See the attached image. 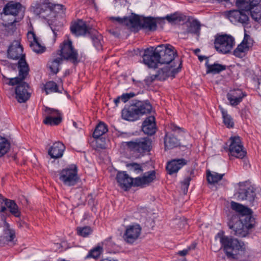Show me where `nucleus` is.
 Here are the masks:
<instances>
[{
  "mask_svg": "<svg viewBox=\"0 0 261 261\" xmlns=\"http://www.w3.org/2000/svg\"><path fill=\"white\" fill-rule=\"evenodd\" d=\"M6 207L10 210L11 213L15 217H19L20 216V212L14 201L4 198L0 194V212H5L6 210Z\"/></svg>",
  "mask_w": 261,
  "mask_h": 261,
  "instance_id": "nucleus-17",
  "label": "nucleus"
},
{
  "mask_svg": "<svg viewBox=\"0 0 261 261\" xmlns=\"http://www.w3.org/2000/svg\"><path fill=\"white\" fill-rule=\"evenodd\" d=\"M4 238L7 242L10 243V245H14L15 244L14 241L15 238V231L10 228L8 223L6 224V228L4 230Z\"/></svg>",
  "mask_w": 261,
  "mask_h": 261,
  "instance_id": "nucleus-35",
  "label": "nucleus"
},
{
  "mask_svg": "<svg viewBox=\"0 0 261 261\" xmlns=\"http://www.w3.org/2000/svg\"><path fill=\"white\" fill-rule=\"evenodd\" d=\"M172 129L174 130V131H176V130H180L181 128L177 126H173V127H172Z\"/></svg>",
  "mask_w": 261,
  "mask_h": 261,
  "instance_id": "nucleus-56",
  "label": "nucleus"
},
{
  "mask_svg": "<svg viewBox=\"0 0 261 261\" xmlns=\"http://www.w3.org/2000/svg\"><path fill=\"white\" fill-rule=\"evenodd\" d=\"M204 58V57L200 56V57H199V60L202 61Z\"/></svg>",
  "mask_w": 261,
  "mask_h": 261,
  "instance_id": "nucleus-59",
  "label": "nucleus"
},
{
  "mask_svg": "<svg viewBox=\"0 0 261 261\" xmlns=\"http://www.w3.org/2000/svg\"><path fill=\"white\" fill-rule=\"evenodd\" d=\"M94 35L91 36L93 46L97 50H101L102 49V45L103 43L102 36L101 35L96 31Z\"/></svg>",
  "mask_w": 261,
  "mask_h": 261,
  "instance_id": "nucleus-36",
  "label": "nucleus"
},
{
  "mask_svg": "<svg viewBox=\"0 0 261 261\" xmlns=\"http://www.w3.org/2000/svg\"><path fill=\"white\" fill-rule=\"evenodd\" d=\"M139 116L135 106L132 108L124 109L122 111V117L125 120L134 121L137 120Z\"/></svg>",
  "mask_w": 261,
  "mask_h": 261,
  "instance_id": "nucleus-30",
  "label": "nucleus"
},
{
  "mask_svg": "<svg viewBox=\"0 0 261 261\" xmlns=\"http://www.w3.org/2000/svg\"><path fill=\"white\" fill-rule=\"evenodd\" d=\"M66 61H69L74 65L80 62L77 50L74 48L69 39H66Z\"/></svg>",
  "mask_w": 261,
  "mask_h": 261,
  "instance_id": "nucleus-24",
  "label": "nucleus"
},
{
  "mask_svg": "<svg viewBox=\"0 0 261 261\" xmlns=\"http://www.w3.org/2000/svg\"><path fill=\"white\" fill-rule=\"evenodd\" d=\"M225 15L232 23H240L245 27L248 24L249 17L242 11L230 10L226 12Z\"/></svg>",
  "mask_w": 261,
  "mask_h": 261,
  "instance_id": "nucleus-14",
  "label": "nucleus"
},
{
  "mask_svg": "<svg viewBox=\"0 0 261 261\" xmlns=\"http://www.w3.org/2000/svg\"><path fill=\"white\" fill-rule=\"evenodd\" d=\"M224 174H219L217 172L208 171L207 172V180L210 184H215L221 180Z\"/></svg>",
  "mask_w": 261,
  "mask_h": 261,
  "instance_id": "nucleus-39",
  "label": "nucleus"
},
{
  "mask_svg": "<svg viewBox=\"0 0 261 261\" xmlns=\"http://www.w3.org/2000/svg\"><path fill=\"white\" fill-rule=\"evenodd\" d=\"M71 33L76 36H85L92 32V29L90 28L85 21L79 20L72 24L70 27Z\"/></svg>",
  "mask_w": 261,
  "mask_h": 261,
  "instance_id": "nucleus-16",
  "label": "nucleus"
},
{
  "mask_svg": "<svg viewBox=\"0 0 261 261\" xmlns=\"http://www.w3.org/2000/svg\"><path fill=\"white\" fill-rule=\"evenodd\" d=\"M191 247H188L182 250L179 251L177 254L180 256H184L188 254L190 250H191Z\"/></svg>",
  "mask_w": 261,
  "mask_h": 261,
  "instance_id": "nucleus-50",
  "label": "nucleus"
},
{
  "mask_svg": "<svg viewBox=\"0 0 261 261\" xmlns=\"http://www.w3.org/2000/svg\"><path fill=\"white\" fill-rule=\"evenodd\" d=\"M126 167L129 171L134 172L136 174H139L143 170L142 166L136 163L127 164Z\"/></svg>",
  "mask_w": 261,
  "mask_h": 261,
  "instance_id": "nucleus-44",
  "label": "nucleus"
},
{
  "mask_svg": "<svg viewBox=\"0 0 261 261\" xmlns=\"http://www.w3.org/2000/svg\"><path fill=\"white\" fill-rule=\"evenodd\" d=\"M80 180L76 165L71 164L66 167V186L75 185Z\"/></svg>",
  "mask_w": 261,
  "mask_h": 261,
  "instance_id": "nucleus-21",
  "label": "nucleus"
},
{
  "mask_svg": "<svg viewBox=\"0 0 261 261\" xmlns=\"http://www.w3.org/2000/svg\"><path fill=\"white\" fill-rule=\"evenodd\" d=\"M177 55L174 47L170 44H162L155 49L150 47L144 50L143 62L149 68H155L158 64L166 66L159 69L157 74L151 76V80L164 81L168 77H174L181 68L180 59H175Z\"/></svg>",
  "mask_w": 261,
  "mask_h": 261,
  "instance_id": "nucleus-1",
  "label": "nucleus"
},
{
  "mask_svg": "<svg viewBox=\"0 0 261 261\" xmlns=\"http://www.w3.org/2000/svg\"><path fill=\"white\" fill-rule=\"evenodd\" d=\"M216 240H219L221 248L228 258H238L240 254L245 251L244 243L232 237L224 235L223 231H220L215 236Z\"/></svg>",
  "mask_w": 261,
  "mask_h": 261,
  "instance_id": "nucleus-3",
  "label": "nucleus"
},
{
  "mask_svg": "<svg viewBox=\"0 0 261 261\" xmlns=\"http://www.w3.org/2000/svg\"><path fill=\"white\" fill-rule=\"evenodd\" d=\"M165 150L171 149L179 145L177 139L171 134L166 133L164 138Z\"/></svg>",
  "mask_w": 261,
  "mask_h": 261,
  "instance_id": "nucleus-33",
  "label": "nucleus"
},
{
  "mask_svg": "<svg viewBox=\"0 0 261 261\" xmlns=\"http://www.w3.org/2000/svg\"><path fill=\"white\" fill-rule=\"evenodd\" d=\"M29 70L27 62L21 59L19 63L18 76L9 80V84L10 85H17L15 88L16 98L20 103L27 101L31 95L30 93L28 91V84L23 82L29 74Z\"/></svg>",
  "mask_w": 261,
  "mask_h": 261,
  "instance_id": "nucleus-2",
  "label": "nucleus"
},
{
  "mask_svg": "<svg viewBox=\"0 0 261 261\" xmlns=\"http://www.w3.org/2000/svg\"><path fill=\"white\" fill-rule=\"evenodd\" d=\"M234 38L230 35L224 34L215 38L214 46L216 50L221 54L229 53L234 45Z\"/></svg>",
  "mask_w": 261,
  "mask_h": 261,
  "instance_id": "nucleus-8",
  "label": "nucleus"
},
{
  "mask_svg": "<svg viewBox=\"0 0 261 261\" xmlns=\"http://www.w3.org/2000/svg\"><path fill=\"white\" fill-rule=\"evenodd\" d=\"M247 94L240 89L230 90L227 94V98L230 106L235 107L239 105Z\"/></svg>",
  "mask_w": 261,
  "mask_h": 261,
  "instance_id": "nucleus-19",
  "label": "nucleus"
},
{
  "mask_svg": "<svg viewBox=\"0 0 261 261\" xmlns=\"http://www.w3.org/2000/svg\"><path fill=\"white\" fill-rule=\"evenodd\" d=\"M205 59H206L205 62L206 73L218 74L226 69V66L225 65L218 63L210 64L208 63V60L206 58Z\"/></svg>",
  "mask_w": 261,
  "mask_h": 261,
  "instance_id": "nucleus-32",
  "label": "nucleus"
},
{
  "mask_svg": "<svg viewBox=\"0 0 261 261\" xmlns=\"http://www.w3.org/2000/svg\"><path fill=\"white\" fill-rule=\"evenodd\" d=\"M23 48L20 42L18 41H13L9 46L8 49V57L13 60L19 59L17 64H14L12 66L13 69H15L16 67L18 69L19 63L21 59L26 62L25 59V54L23 53Z\"/></svg>",
  "mask_w": 261,
  "mask_h": 261,
  "instance_id": "nucleus-11",
  "label": "nucleus"
},
{
  "mask_svg": "<svg viewBox=\"0 0 261 261\" xmlns=\"http://www.w3.org/2000/svg\"><path fill=\"white\" fill-rule=\"evenodd\" d=\"M44 90L46 94L51 92H58V86L57 84L53 81H49L44 85Z\"/></svg>",
  "mask_w": 261,
  "mask_h": 261,
  "instance_id": "nucleus-43",
  "label": "nucleus"
},
{
  "mask_svg": "<svg viewBox=\"0 0 261 261\" xmlns=\"http://www.w3.org/2000/svg\"><path fill=\"white\" fill-rule=\"evenodd\" d=\"M66 96L67 97H68V98H69V97H70V96H69V95H68L67 93H66Z\"/></svg>",
  "mask_w": 261,
  "mask_h": 261,
  "instance_id": "nucleus-61",
  "label": "nucleus"
},
{
  "mask_svg": "<svg viewBox=\"0 0 261 261\" xmlns=\"http://www.w3.org/2000/svg\"><path fill=\"white\" fill-rule=\"evenodd\" d=\"M219 109L222 114L223 122L224 125L227 128H233L234 126V121L232 117L228 114L227 111L222 107L219 106Z\"/></svg>",
  "mask_w": 261,
  "mask_h": 261,
  "instance_id": "nucleus-34",
  "label": "nucleus"
},
{
  "mask_svg": "<svg viewBox=\"0 0 261 261\" xmlns=\"http://www.w3.org/2000/svg\"><path fill=\"white\" fill-rule=\"evenodd\" d=\"M10 144L5 138H0V156L4 155L9 150Z\"/></svg>",
  "mask_w": 261,
  "mask_h": 261,
  "instance_id": "nucleus-42",
  "label": "nucleus"
},
{
  "mask_svg": "<svg viewBox=\"0 0 261 261\" xmlns=\"http://www.w3.org/2000/svg\"><path fill=\"white\" fill-rule=\"evenodd\" d=\"M228 151L229 156L243 159L246 155V152L239 136H231L228 141Z\"/></svg>",
  "mask_w": 261,
  "mask_h": 261,
  "instance_id": "nucleus-10",
  "label": "nucleus"
},
{
  "mask_svg": "<svg viewBox=\"0 0 261 261\" xmlns=\"http://www.w3.org/2000/svg\"><path fill=\"white\" fill-rule=\"evenodd\" d=\"M229 228L232 230L234 234L239 237H245L248 232V226L244 224L238 216H232L231 219L228 222Z\"/></svg>",
  "mask_w": 261,
  "mask_h": 261,
  "instance_id": "nucleus-13",
  "label": "nucleus"
},
{
  "mask_svg": "<svg viewBox=\"0 0 261 261\" xmlns=\"http://www.w3.org/2000/svg\"><path fill=\"white\" fill-rule=\"evenodd\" d=\"M260 2V0H237L236 5L242 11H249L252 19L259 22L261 19Z\"/></svg>",
  "mask_w": 261,
  "mask_h": 261,
  "instance_id": "nucleus-5",
  "label": "nucleus"
},
{
  "mask_svg": "<svg viewBox=\"0 0 261 261\" xmlns=\"http://www.w3.org/2000/svg\"><path fill=\"white\" fill-rule=\"evenodd\" d=\"M166 18L169 22L175 23L176 22L180 21L182 19V16L180 13H175L174 14L166 16Z\"/></svg>",
  "mask_w": 261,
  "mask_h": 261,
  "instance_id": "nucleus-46",
  "label": "nucleus"
},
{
  "mask_svg": "<svg viewBox=\"0 0 261 261\" xmlns=\"http://www.w3.org/2000/svg\"><path fill=\"white\" fill-rule=\"evenodd\" d=\"M187 164V161L184 159L172 160L168 162L166 166L167 172L171 175L177 173L184 165Z\"/></svg>",
  "mask_w": 261,
  "mask_h": 261,
  "instance_id": "nucleus-25",
  "label": "nucleus"
},
{
  "mask_svg": "<svg viewBox=\"0 0 261 261\" xmlns=\"http://www.w3.org/2000/svg\"><path fill=\"white\" fill-rule=\"evenodd\" d=\"M100 261H118L117 260L114 259L112 258H105L100 260Z\"/></svg>",
  "mask_w": 261,
  "mask_h": 261,
  "instance_id": "nucleus-54",
  "label": "nucleus"
},
{
  "mask_svg": "<svg viewBox=\"0 0 261 261\" xmlns=\"http://www.w3.org/2000/svg\"><path fill=\"white\" fill-rule=\"evenodd\" d=\"M111 19L118 22L120 24L130 28H134L139 25L140 23V18L138 15H136L124 16L122 18L119 17H111Z\"/></svg>",
  "mask_w": 261,
  "mask_h": 261,
  "instance_id": "nucleus-22",
  "label": "nucleus"
},
{
  "mask_svg": "<svg viewBox=\"0 0 261 261\" xmlns=\"http://www.w3.org/2000/svg\"><path fill=\"white\" fill-rule=\"evenodd\" d=\"M120 101H121V97L120 96H118L116 98L114 99V102L116 107L118 106L119 103H120Z\"/></svg>",
  "mask_w": 261,
  "mask_h": 261,
  "instance_id": "nucleus-52",
  "label": "nucleus"
},
{
  "mask_svg": "<svg viewBox=\"0 0 261 261\" xmlns=\"http://www.w3.org/2000/svg\"><path fill=\"white\" fill-rule=\"evenodd\" d=\"M108 129L106 124L103 122H100L96 126L93 134V137L98 139L108 132Z\"/></svg>",
  "mask_w": 261,
  "mask_h": 261,
  "instance_id": "nucleus-38",
  "label": "nucleus"
},
{
  "mask_svg": "<svg viewBox=\"0 0 261 261\" xmlns=\"http://www.w3.org/2000/svg\"><path fill=\"white\" fill-rule=\"evenodd\" d=\"M58 261H65V259H59Z\"/></svg>",
  "mask_w": 261,
  "mask_h": 261,
  "instance_id": "nucleus-60",
  "label": "nucleus"
},
{
  "mask_svg": "<svg viewBox=\"0 0 261 261\" xmlns=\"http://www.w3.org/2000/svg\"><path fill=\"white\" fill-rule=\"evenodd\" d=\"M231 208L236 212L240 213L242 215H245L248 214L249 209L239 203L231 201L230 203Z\"/></svg>",
  "mask_w": 261,
  "mask_h": 261,
  "instance_id": "nucleus-40",
  "label": "nucleus"
},
{
  "mask_svg": "<svg viewBox=\"0 0 261 261\" xmlns=\"http://www.w3.org/2000/svg\"><path fill=\"white\" fill-rule=\"evenodd\" d=\"M181 261H186L185 259H183Z\"/></svg>",
  "mask_w": 261,
  "mask_h": 261,
  "instance_id": "nucleus-63",
  "label": "nucleus"
},
{
  "mask_svg": "<svg viewBox=\"0 0 261 261\" xmlns=\"http://www.w3.org/2000/svg\"><path fill=\"white\" fill-rule=\"evenodd\" d=\"M142 27L150 31H154L156 29V20L152 17H146L143 19Z\"/></svg>",
  "mask_w": 261,
  "mask_h": 261,
  "instance_id": "nucleus-37",
  "label": "nucleus"
},
{
  "mask_svg": "<svg viewBox=\"0 0 261 261\" xmlns=\"http://www.w3.org/2000/svg\"><path fill=\"white\" fill-rule=\"evenodd\" d=\"M102 248L103 247L99 245L93 248L89 251L85 258H92L94 259L98 258L100 256L101 253L102 252Z\"/></svg>",
  "mask_w": 261,
  "mask_h": 261,
  "instance_id": "nucleus-41",
  "label": "nucleus"
},
{
  "mask_svg": "<svg viewBox=\"0 0 261 261\" xmlns=\"http://www.w3.org/2000/svg\"><path fill=\"white\" fill-rule=\"evenodd\" d=\"M142 228L138 224L127 225L123 235V239L127 244H132L140 237Z\"/></svg>",
  "mask_w": 261,
  "mask_h": 261,
  "instance_id": "nucleus-12",
  "label": "nucleus"
},
{
  "mask_svg": "<svg viewBox=\"0 0 261 261\" xmlns=\"http://www.w3.org/2000/svg\"><path fill=\"white\" fill-rule=\"evenodd\" d=\"M48 7L51 11H53L56 9V8H57L58 9L61 10L62 9L63 6L59 4H51V5H50V4H49Z\"/></svg>",
  "mask_w": 261,
  "mask_h": 261,
  "instance_id": "nucleus-49",
  "label": "nucleus"
},
{
  "mask_svg": "<svg viewBox=\"0 0 261 261\" xmlns=\"http://www.w3.org/2000/svg\"><path fill=\"white\" fill-rule=\"evenodd\" d=\"M156 129L154 117L153 116L147 117L143 122L142 131L146 134L152 135L155 133Z\"/></svg>",
  "mask_w": 261,
  "mask_h": 261,
  "instance_id": "nucleus-27",
  "label": "nucleus"
},
{
  "mask_svg": "<svg viewBox=\"0 0 261 261\" xmlns=\"http://www.w3.org/2000/svg\"><path fill=\"white\" fill-rule=\"evenodd\" d=\"M187 32L188 33L195 34L198 37L200 35L201 24L197 19L189 20L187 24Z\"/></svg>",
  "mask_w": 261,
  "mask_h": 261,
  "instance_id": "nucleus-31",
  "label": "nucleus"
},
{
  "mask_svg": "<svg viewBox=\"0 0 261 261\" xmlns=\"http://www.w3.org/2000/svg\"><path fill=\"white\" fill-rule=\"evenodd\" d=\"M111 243V240L110 239H108V240H105L103 243H102V245L103 246V245H108L109 243Z\"/></svg>",
  "mask_w": 261,
  "mask_h": 261,
  "instance_id": "nucleus-55",
  "label": "nucleus"
},
{
  "mask_svg": "<svg viewBox=\"0 0 261 261\" xmlns=\"http://www.w3.org/2000/svg\"><path fill=\"white\" fill-rule=\"evenodd\" d=\"M116 180L119 186L125 191L134 186V179L130 177L125 171L118 172L116 176Z\"/></svg>",
  "mask_w": 261,
  "mask_h": 261,
  "instance_id": "nucleus-20",
  "label": "nucleus"
},
{
  "mask_svg": "<svg viewBox=\"0 0 261 261\" xmlns=\"http://www.w3.org/2000/svg\"><path fill=\"white\" fill-rule=\"evenodd\" d=\"M2 24L8 30L13 32L15 29L14 23L18 22L23 17V11L19 3L10 2L7 3L1 14Z\"/></svg>",
  "mask_w": 261,
  "mask_h": 261,
  "instance_id": "nucleus-4",
  "label": "nucleus"
},
{
  "mask_svg": "<svg viewBox=\"0 0 261 261\" xmlns=\"http://www.w3.org/2000/svg\"><path fill=\"white\" fill-rule=\"evenodd\" d=\"M135 107L139 116L150 113L152 109L148 101H139L135 103Z\"/></svg>",
  "mask_w": 261,
  "mask_h": 261,
  "instance_id": "nucleus-29",
  "label": "nucleus"
},
{
  "mask_svg": "<svg viewBox=\"0 0 261 261\" xmlns=\"http://www.w3.org/2000/svg\"><path fill=\"white\" fill-rule=\"evenodd\" d=\"M45 113L47 115L43 120L45 124L57 125L61 122L62 117L58 110L46 108Z\"/></svg>",
  "mask_w": 261,
  "mask_h": 261,
  "instance_id": "nucleus-18",
  "label": "nucleus"
},
{
  "mask_svg": "<svg viewBox=\"0 0 261 261\" xmlns=\"http://www.w3.org/2000/svg\"><path fill=\"white\" fill-rule=\"evenodd\" d=\"M65 146L61 142H55L48 149V154L51 159H58L63 155Z\"/></svg>",
  "mask_w": 261,
  "mask_h": 261,
  "instance_id": "nucleus-23",
  "label": "nucleus"
},
{
  "mask_svg": "<svg viewBox=\"0 0 261 261\" xmlns=\"http://www.w3.org/2000/svg\"><path fill=\"white\" fill-rule=\"evenodd\" d=\"M252 45L253 40L250 36L245 34L242 41L233 50L234 56H235L236 57L240 58L244 57Z\"/></svg>",
  "mask_w": 261,
  "mask_h": 261,
  "instance_id": "nucleus-15",
  "label": "nucleus"
},
{
  "mask_svg": "<svg viewBox=\"0 0 261 261\" xmlns=\"http://www.w3.org/2000/svg\"><path fill=\"white\" fill-rule=\"evenodd\" d=\"M64 60H65V40L61 43L59 49L56 53H53V58L48 61L47 66L51 73L56 74L59 72Z\"/></svg>",
  "mask_w": 261,
  "mask_h": 261,
  "instance_id": "nucleus-7",
  "label": "nucleus"
},
{
  "mask_svg": "<svg viewBox=\"0 0 261 261\" xmlns=\"http://www.w3.org/2000/svg\"><path fill=\"white\" fill-rule=\"evenodd\" d=\"M219 3L228 2L230 0H217Z\"/></svg>",
  "mask_w": 261,
  "mask_h": 261,
  "instance_id": "nucleus-57",
  "label": "nucleus"
},
{
  "mask_svg": "<svg viewBox=\"0 0 261 261\" xmlns=\"http://www.w3.org/2000/svg\"><path fill=\"white\" fill-rule=\"evenodd\" d=\"M253 82L254 83V86L256 88H258L259 85L260 84V82L259 81V80H255V79H253Z\"/></svg>",
  "mask_w": 261,
  "mask_h": 261,
  "instance_id": "nucleus-53",
  "label": "nucleus"
},
{
  "mask_svg": "<svg viewBox=\"0 0 261 261\" xmlns=\"http://www.w3.org/2000/svg\"><path fill=\"white\" fill-rule=\"evenodd\" d=\"M155 178L154 171L146 172L142 176L134 178V186H144L152 182Z\"/></svg>",
  "mask_w": 261,
  "mask_h": 261,
  "instance_id": "nucleus-26",
  "label": "nucleus"
},
{
  "mask_svg": "<svg viewBox=\"0 0 261 261\" xmlns=\"http://www.w3.org/2000/svg\"><path fill=\"white\" fill-rule=\"evenodd\" d=\"M234 196L238 200H247L249 205H253L256 197L255 190L250 186L246 187L245 182H240L237 184Z\"/></svg>",
  "mask_w": 261,
  "mask_h": 261,
  "instance_id": "nucleus-9",
  "label": "nucleus"
},
{
  "mask_svg": "<svg viewBox=\"0 0 261 261\" xmlns=\"http://www.w3.org/2000/svg\"><path fill=\"white\" fill-rule=\"evenodd\" d=\"M28 37L30 40V46L34 52L37 54H41L45 51V47L42 46L39 42L38 38L34 32H29Z\"/></svg>",
  "mask_w": 261,
  "mask_h": 261,
  "instance_id": "nucleus-28",
  "label": "nucleus"
},
{
  "mask_svg": "<svg viewBox=\"0 0 261 261\" xmlns=\"http://www.w3.org/2000/svg\"><path fill=\"white\" fill-rule=\"evenodd\" d=\"M89 1L90 2H91L92 3H93L94 4V7L96 8L95 4L94 3V0H89Z\"/></svg>",
  "mask_w": 261,
  "mask_h": 261,
  "instance_id": "nucleus-58",
  "label": "nucleus"
},
{
  "mask_svg": "<svg viewBox=\"0 0 261 261\" xmlns=\"http://www.w3.org/2000/svg\"><path fill=\"white\" fill-rule=\"evenodd\" d=\"M54 178L56 180L59 181L65 184V169L56 171L54 173Z\"/></svg>",
  "mask_w": 261,
  "mask_h": 261,
  "instance_id": "nucleus-47",
  "label": "nucleus"
},
{
  "mask_svg": "<svg viewBox=\"0 0 261 261\" xmlns=\"http://www.w3.org/2000/svg\"><path fill=\"white\" fill-rule=\"evenodd\" d=\"M125 146L138 156H142L150 151L152 141L148 138H141L131 141L124 142Z\"/></svg>",
  "mask_w": 261,
  "mask_h": 261,
  "instance_id": "nucleus-6",
  "label": "nucleus"
},
{
  "mask_svg": "<svg viewBox=\"0 0 261 261\" xmlns=\"http://www.w3.org/2000/svg\"><path fill=\"white\" fill-rule=\"evenodd\" d=\"M191 180V177L187 176L184 179V180L182 182V184L186 187L187 189L189 187Z\"/></svg>",
  "mask_w": 261,
  "mask_h": 261,
  "instance_id": "nucleus-51",
  "label": "nucleus"
},
{
  "mask_svg": "<svg viewBox=\"0 0 261 261\" xmlns=\"http://www.w3.org/2000/svg\"><path fill=\"white\" fill-rule=\"evenodd\" d=\"M77 231L79 235L86 238L92 233L93 230L90 226H84L78 227Z\"/></svg>",
  "mask_w": 261,
  "mask_h": 261,
  "instance_id": "nucleus-45",
  "label": "nucleus"
},
{
  "mask_svg": "<svg viewBox=\"0 0 261 261\" xmlns=\"http://www.w3.org/2000/svg\"><path fill=\"white\" fill-rule=\"evenodd\" d=\"M135 96V94L133 92L123 93L120 95L121 101L125 103L128 101L131 98H133Z\"/></svg>",
  "mask_w": 261,
  "mask_h": 261,
  "instance_id": "nucleus-48",
  "label": "nucleus"
},
{
  "mask_svg": "<svg viewBox=\"0 0 261 261\" xmlns=\"http://www.w3.org/2000/svg\"><path fill=\"white\" fill-rule=\"evenodd\" d=\"M73 124L74 126H76V123L74 122H73Z\"/></svg>",
  "mask_w": 261,
  "mask_h": 261,
  "instance_id": "nucleus-62",
  "label": "nucleus"
}]
</instances>
